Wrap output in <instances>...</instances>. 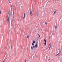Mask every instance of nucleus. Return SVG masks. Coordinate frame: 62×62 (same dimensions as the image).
<instances>
[{
    "instance_id": "23",
    "label": "nucleus",
    "mask_w": 62,
    "mask_h": 62,
    "mask_svg": "<svg viewBox=\"0 0 62 62\" xmlns=\"http://www.w3.org/2000/svg\"><path fill=\"white\" fill-rule=\"evenodd\" d=\"M26 59H25V62H26Z\"/></svg>"
},
{
    "instance_id": "12",
    "label": "nucleus",
    "mask_w": 62,
    "mask_h": 62,
    "mask_svg": "<svg viewBox=\"0 0 62 62\" xmlns=\"http://www.w3.org/2000/svg\"><path fill=\"white\" fill-rule=\"evenodd\" d=\"M51 47H52V46H50L49 47V50H50L51 49Z\"/></svg>"
},
{
    "instance_id": "6",
    "label": "nucleus",
    "mask_w": 62,
    "mask_h": 62,
    "mask_svg": "<svg viewBox=\"0 0 62 62\" xmlns=\"http://www.w3.org/2000/svg\"><path fill=\"white\" fill-rule=\"evenodd\" d=\"M59 53H58L55 56H57V55H58L59 54V53H60L61 52V51H60V50H59Z\"/></svg>"
},
{
    "instance_id": "17",
    "label": "nucleus",
    "mask_w": 62,
    "mask_h": 62,
    "mask_svg": "<svg viewBox=\"0 0 62 62\" xmlns=\"http://www.w3.org/2000/svg\"><path fill=\"white\" fill-rule=\"evenodd\" d=\"M33 47H32V46H31V49H32V50H33Z\"/></svg>"
},
{
    "instance_id": "8",
    "label": "nucleus",
    "mask_w": 62,
    "mask_h": 62,
    "mask_svg": "<svg viewBox=\"0 0 62 62\" xmlns=\"http://www.w3.org/2000/svg\"><path fill=\"white\" fill-rule=\"evenodd\" d=\"M14 12H13V17L14 19Z\"/></svg>"
},
{
    "instance_id": "7",
    "label": "nucleus",
    "mask_w": 62,
    "mask_h": 62,
    "mask_svg": "<svg viewBox=\"0 0 62 62\" xmlns=\"http://www.w3.org/2000/svg\"><path fill=\"white\" fill-rule=\"evenodd\" d=\"M35 46L36 48H37V47H38V45H37V44L35 45Z\"/></svg>"
},
{
    "instance_id": "19",
    "label": "nucleus",
    "mask_w": 62,
    "mask_h": 62,
    "mask_svg": "<svg viewBox=\"0 0 62 62\" xmlns=\"http://www.w3.org/2000/svg\"><path fill=\"white\" fill-rule=\"evenodd\" d=\"M38 36H39V37H40V35H39V34H38Z\"/></svg>"
},
{
    "instance_id": "16",
    "label": "nucleus",
    "mask_w": 62,
    "mask_h": 62,
    "mask_svg": "<svg viewBox=\"0 0 62 62\" xmlns=\"http://www.w3.org/2000/svg\"><path fill=\"white\" fill-rule=\"evenodd\" d=\"M55 13H56V11H55L54 12V14H55Z\"/></svg>"
},
{
    "instance_id": "1",
    "label": "nucleus",
    "mask_w": 62,
    "mask_h": 62,
    "mask_svg": "<svg viewBox=\"0 0 62 62\" xmlns=\"http://www.w3.org/2000/svg\"><path fill=\"white\" fill-rule=\"evenodd\" d=\"M7 22H8H8H9V17H8V16H7Z\"/></svg>"
},
{
    "instance_id": "27",
    "label": "nucleus",
    "mask_w": 62,
    "mask_h": 62,
    "mask_svg": "<svg viewBox=\"0 0 62 62\" xmlns=\"http://www.w3.org/2000/svg\"><path fill=\"white\" fill-rule=\"evenodd\" d=\"M49 60L50 61V59H49Z\"/></svg>"
},
{
    "instance_id": "24",
    "label": "nucleus",
    "mask_w": 62,
    "mask_h": 62,
    "mask_svg": "<svg viewBox=\"0 0 62 62\" xmlns=\"http://www.w3.org/2000/svg\"><path fill=\"white\" fill-rule=\"evenodd\" d=\"M13 23H14V22H13Z\"/></svg>"
},
{
    "instance_id": "4",
    "label": "nucleus",
    "mask_w": 62,
    "mask_h": 62,
    "mask_svg": "<svg viewBox=\"0 0 62 62\" xmlns=\"http://www.w3.org/2000/svg\"><path fill=\"white\" fill-rule=\"evenodd\" d=\"M57 23H56V25H55V26H54V27H55V29L56 28H57Z\"/></svg>"
},
{
    "instance_id": "3",
    "label": "nucleus",
    "mask_w": 62,
    "mask_h": 62,
    "mask_svg": "<svg viewBox=\"0 0 62 62\" xmlns=\"http://www.w3.org/2000/svg\"><path fill=\"white\" fill-rule=\"evenodd\" d=\"M44 40L45 41V43H44L45 45H46V41H47L45 39H44Z\"/></svg>"
},
{
    "instance_id": "29",
    "label": "nucleus",
    "mask_w": 62,
    "mask_h": 62,
    "mask_svg": "<svg viewBox=\"0 0 62 62\" xmlns=\"http://www.w3.org/2000/svg\"><path fill=\"white\" fill-rule=\"evenodd\" d=\"M46 48H48V47H46Z\"/></svg>"
},
{
    "instance_id": "30",
    "label": "nucleus",
    "mask_w": 62,
    "mask_h": 62,
    "mask_svg": "<svg viewBox=\"0 0 62 62\" xmlns=\"http://www.w3.org/2000/svg\"><path fill=\"white\" fill-rule=\"evenodd\" d=\"M9 3H10V2L9 1Z\"/></svg>"
},
{
    "instance_id": "22",
    "label": "nucleus",
    "mask_w": 62,
    "mask_h": 62,
    "mask_svg": "<svg viewBox=\"0 0 62 62\" xmlns=\"http://www.w3.org/2000/svg\"><path fill=\"white\" fill-rule=\"evenodd\" d=\"M35 46H33V48H35Z\"/></svg>"
},
{
    "instance_id": "26",
    "label": "nucleus",
    "mask_w": 62,
    "mask_h": 62,
    "mask_svg": "<svg viewBox=\"0 0 62 62\" xmlns=\"http://www.w3.org/2000/svg\"><path fill=\"white\" fill-rule=\"evenodd\" d=\"M51 39V38L49 37V39Z\"/></svg>"
},
{
    "instance_id": "21",
    "label": "nucleus",
    "mask_w": 62,
    "mask_h": 62,
    "mask_svg": "<svg viewBox=\"0 0 62 62\" xmlns=\"http://www.w3.org/2000/svg\"><path fill=\"white\" fill-rule=\"evenodd\" d=\"M45 24H46V25H47V23H45Z\"/></svg>"
},
{
    "instance_id": "5",
    "label": "nucleus",
    "mask_w": 62,
    "mask_h": 62,
    "mask_svg": "<svg viewBox=\"0 0 62 62\" xmlns=\"http://www.w3.org/2000/svg\"><path fill=\"white\" fill-rule=\"evenodd\" d=\"M25 13H24V16H23V19H24L25 18Z\"/></svg>"
},
{
    "instance_id": "15",
    "label": "nucleus",
    "mask_w": 62,
    "mask_h": 62,
    "mask_svg": "<svg viewBox=\"0 0 62 62\" xmlns=\"http://www.w3.org/2000/svg\"><path fill=\"white\" fill-rule=\"evenodd\" d=\"M11 48H12V44H11Z\"/></svg>"
},
{
    "instance_id": "9",
    "label": "nucleus",
    "mask_w": 62,
    "mask_h": 62,
    "mask_svg": "<svg viewBox=\"0 0 62 62\" xmlns=\"http://www.w3.org/2000/svg\"><path fill=\"white\" fill-rule=\"evenodd\" d=\"M36 15L37 16H39V13H37L36 14Z\"/></svg>"
},
{
    "instance_id": "2",
    "label": "nucleus",
    "mask_w": 62,
    "mask_h": 62,
    "mask_svg": "<svg viewBox=\"0 0 62 62\" xmlns=\"http://www.w3.org/2000/svg\"><path fill=\"white\" fill-rule=\"evenodd\" d=\"M30 12L31 16H32V15H33V14H32V11L30 10Z\"/></svg>"
},
{
    "instance_id": "14",
    "label": "nucleus",
    "mask_w": 62,
    "mask_h": 62,
    "mask_svg": "<svg viewBox=\"0 0 62 62\" xmlns=\"http://www.w3.org/2000/svg\"><path fill=\"white\" fill-rule=\"evenodd\" d=\"M27 38H28H28H29V35H27Z\"/></svg>"
},
{
    "instance_id": "28",
    "label": "nucleus",
    "mask_w": 62,
    "mask_h": 62,
    "mask_svg": "<svg viewBox=\"0 0 62 62\" xmlns=\"http://www.w3.org/2000/svg\"><path fill=\"white\" fill-rule=\"evenodd\" d=\"M4 62V61H3L2 62Z\"/></svg>"
},
{
    "instance_id": "10",
    "label": "nucleus",
    "mask_w": 62,
    "mask_h": 62,
    "mask_svg": "<svg viewBox=\"0 0 62 62\" xmlns=\"http://www.w3.org/2000/svg\"><path fill=\"white\" fill-rule=\"evenodd\" d=\"M49 45H50V46L52 47V45H51V43H50Z\"/></svg>"
},
{
    "instance_id": "13",
    "label": "nucleus",
    "mask_w": 62,
    "mask_h": 62,
    "mask_svg": "<svg viewBox=\"0 0 62 62\" xmlns=\"http://www.w3.org/2000/svg\"><path fill=\"white\" fill-rule=\"evenodd\" d=\"M35 42H36V41H33V43H35Z\"/></svg>"
},
{
    "instance_id": "18",
    "label": "nucleus",
    "mask_w": 62,
    "mask_h": 62,
    "mask_svg": "<svg viewBox=\"0 0 62 62\" xmlns=\"http://www.w3.org/2000/svg\"><path fill=\"white\" fill-rule=\"evenodd\" d=\"M34 45V43H32V45Z\"/></svg>"
},
{
    "instance_id": "25",
    "label": "nucleus",
    "mask_w": 62,
    "mask_h": 62,
    "mask_svg": "<svg viewBox=\"0 0 62 62\" xmlns=\"http://www.w3.org/2000/svg\"><path fill=\"white\" fill-rule=\"evenodd\" d=\"M36 44H37V42H36Z\"/></svg>"
},
{
    "instance_id": "11",
    "label": "nucleus",
    "mask_w": 62,
    "mask_h": 62,
    "mask_svg": "<svg viewBox=\"0 0 62 62\" xmlns=\"http://www.w3.org/2000/svg\"><path fill=\"white\" fill-rule=\"evenodd\" d=\"M8 14H9V16H10V13H9V12H8Z\"/></svg>"
},
{
    "instance_id": "20",
    "label": "nucleus",
    "mask_w": 62,
    "mask_h": 62,
    "mask_svg": "<svg viewBox=\"0 0 62 62\" xmlns=\"http://www.w3.org/2000/svg\"><path fill=\"white\" fill-rule=\"evenodd\" d=\"M0 14H1V11L0 10Z\"/></svg>"
},
{
    "instance_id": "31",
    "label": "nucleus",
    "mask_w": 62,
    "mask_h": 62,
    "mask_svg": "<svg viewBox=\"0 0 62 62\" xmlns=\"http://www.w3.org/2000/svg\"><path fill=\"white\" fill-rule=\"evenodd\" d=\"M35 25H36V24H35Z\"/></svg>"
}]
</instances>
